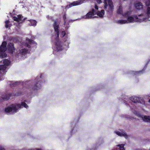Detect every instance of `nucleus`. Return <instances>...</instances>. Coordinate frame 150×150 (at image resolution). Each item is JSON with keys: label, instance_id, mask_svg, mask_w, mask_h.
<instances>
[{"label": "nucleus", "instance_id": "obj_19", "mask_svg": "<svg viewBox=\"0 0 150 150\" xmlns=\"http://www.w3.org/2000/svg\"><path fill=\"white\" fill-rule=\"evenodd\" d=\"M6 66H0V73L4 74L6 71Z\"/></svg>", "mask_w": 150, "mask_h": 150}, {"label": "nucleus", "instance_id": "obj_31", "mask_svg": "<svg viewBox=\"0 0 150 150\" xmlns=\"http://www.w3.org/2000/svg\"><path fill=\"white\" fill-rule=\"evenodd\" d=\"M13 18L14 21L17 22H19V21L18 19V17H17L16 16H14L13 17Z\"/></svg>", "mask_w": 150, "mask_h": 150}, {"label": "nucleus", "instance_id": "obj_36", "mask_svg": "<svg viewBox=\"0 0 150 150\" xmlns=\"http://www.w3.org/2000/svg\"><path fill=\"white\" fill-rule=\"evenodd\" d=\"M0 150H5V149L2 147L0 146Z\"/></svg>", "mask_w": 150, "mask_h": 150}, {"label": "nucleus", "instance_id": "obj_4", "mask_svg": "<svg viewBox=\"0 0 150 150\" xmlns=\"http://www.w3.org/2000/svg\"><path fill=\"white\" fill-rule=\"evenodd\" d=\"M55 45L57 50L58 51L62 50H63L62 43L59 39L56 40Z\"/></svg>", "mask_w": 150, "mask_h": 150}, {"label": "nucleus", "instance_id": "obj_37", "mask_svg": "<svg viewBox=\"0 0 150 150\" xmlns=\"http://www.w3.org/2000/svg\"><path fill=\"white\" fill-rule=\"evenodd\" d=\"M35 150H41V149H35Z\"/></svg>", "mask_w": 150, "mask_h": 150}, {"label": "nucleus", "instance_id": "obj_38", "mask_svg": "<svg viewBox=\"0 0 150 150\" xmlns=\"http://www.w3.org/2000/svg\"><path fill=\"white\" fill-rule=\"evenodd\" d=\"M148 62H147V64H146V65H145V66H147V65H148Z\"/></svg>", "mask_w": 150, "mask_h": 150}, {"label": "nucleus", "instance_id": "obj_12", "mask_svg": "<svg viewBox=\"0 0 150 150\" xmlns=\"http://www.w3.org/2000/svg\"><path fill=\"white\" fill-rule=\"evenodd\" d=\"M28 50L27 49H23L20 50V54H21L22 56L21 57H23V55H24V57H26L25 55H26L28 53Z\"/></svg>", "mask_w": 150, "mask_h": 150}, {"label": "nucleus", "instance_id": "obj_21", "mask_svg": "<svg viewBox=\"0 0 150 150\" xmlns=\"http://www.w3.org/2000/svg\"><path fill=\"white\" fill-rule=\"evenodd\" d=\"M142 118L144 121L147 122L150 121V116H144Z\"/></svg>", "mask_w": 150, "mask_h": 150}, {"label": "nucleus", "instance_id": "obj_13", "mask_svg": "<svg viewBox=\"0 0 150 150\" xmlns=\"http://www.w3.org/2000/svg\"><path fill=\"white\" fill-rule=\"evenodd\" d=\"M124 145L123 144H121L117 145L114 150H125L124 148Z\"/></svg>", "mask_w": 150, "mask_h": 150}, {"label": "nucleus", "instance_id": "obj_22", "mask_svg": "<svg viewBox=\"0 0 150 150\" xmlns=\"http://www.w3.org/2000/svg\"><path fill=\"white\" fill-rule=\"evenodd\" d=\"M148 3H146V6H148L147 13L148 14L150 15V0H148Z\"/></svg>", "mask_w": 150, "mask_h": 150}, {"label": "nucleus", "instance_id": "obj_25", "mask_svg": "<svg viewBox=\"0 0 150 150\" xmlns=\"http://www.w3.org/2000/svg\"><path fill=\"white\" fill-rule=\"evenodd\" d=\"M31 25L32 26H36L37 25V22L36 21L34 20H31L30 21Z\"/></svg>", "mask_w": 150, "mask_h": 150}, {"label": "nucleus", "instance_id": "obj_18", "mask_svg": "<svg viewBox=\"0 0 150 150\" xmlns=\"http://www.w3.org/2000/svg\"><path fill=\"white\" fill-rule=\"evenodd\" d=\"M132 11H127L124 13L122 14V16L124 17L127 18L129 16V15L131 14Z\"/></svg>", "mask_w": 150, "mask_h": 150}, {"label": "nucleus", "instance_id": "obj_5", "mask_svg": "<svg viewBox=\"0 0 150 150\" xmlns=\"http://www.w3.org/2000/svg\"><path fill=\"white\" fill-rule=\"evenodd\" d=\"M130 100L134 103L140 102L141 103H144V100L141 98L137 97H132L130 98Z\"/></svg>", "mask_w": 150, "mask_h": 150}, {"label": "nucleus", "instance_id": "obj_39", "mask_svg": "<svg viewBox=\"0 0 150 150\" xmlns=\"http://www.w3.org/2000/svg\"><path fill=\"white\" fill-rule=\"evenodd\" d=\"M149 102L150 103V99L149 100Z\"/></svg>", "mask_w": 150, "mask_h": 150}, {"label": "nucleus", "instance_id": "obj_26", "mask_svg": "<svg viewBox=\"0 0 150 150\" xmlns=\"http://www.w3.org/2000/svg\"><path fill=\"white\" fill-rule=\"evenodd\" d=\"M7 56V54L5 52L0 53V57L3 58L6 57Z\"/></svg>", "mask_w": 150, "mask_h": 150}, {"label": "nucleus", "instance_id": "obj_32", "mask_svg": "<svg viewBox=\"0 0 150 150\" xmlns=\"http://www.w3.org/2000/svg\"><path fill=\"white\" fill-rule=\"evenodd\" d=\"M63 19H64V25H65L66 22V15L65 14H64L63 16Z\"/></svg>", "mask_w": 150, "mask_h": 150}, {"label": "nucleus", "instance_id": "obj_16", "mask_svg": "<svg viewBox=\"0 0 150 150\" xmlns=\"http://www.w3.org/2000/svg\"><path fill=\"white\" fill-rule=\"evenodd\" d=\"M117 13L119 14H121L122 16V14H123V11L122 7V6H120L118 8L117 11Z\"/></svg>", "mask_w": 150, "mask_h": 150}, {"label": "nucleus", "instance_id": "obj_27", "mask_svg": "<svg viewBox=\"0 0 150 150\" xmlns=\"http://www.w3.org/2000/svg\"><path fill=\"white\" fill-rule=\"evenodd\" d=\"M17 17L18 18V19L19 22L20 21H22V20L24 21L25 20V19L24 18L23 19V16H22V15H21V14L18 15L17 16Z\"/></svg>", "mask_w": 150, "mask_h": 150}, {"label": "nucleus", "instance_id": "obj_6", "mask_svg": "<svg viewBox=\"0 0 150 150\" xmlns=\"http://www.w3.org/2000/svg\"><path fill=\"white\" fill-rule=\"evenodd\" d=\"M82 3V2L81 1H74L72 3H70L69 4V5L66 6L65 7V9H67L73 6L80 5Z\"/></svg>", "mask_w": 150, "mask_h": 150}, {"label": "nucleus", "instance_id": "obj_40", "mask_svg": "<svg viewBox=\"0 0 150 150\" xmlns=\"http://www.w3.org/2000/svg\"><path fill=\"white\" fill-rule=\"evenodd\" d=\"M149 97H150V95L149 96Z\"/></svg>", "mask_w": 150, "mask_h": 150}, {"label": "nucleus", "instance_id": "obj_33", "mask_svg": "<svg viewBox=\"0 0 150 150\" xmlns=\"http://www.w3.org/2000/svg\"><path fill=\"white\" fill-rule=\"evenodd\" d=\"M66 33L65 31H62L61 33V35L62 36L63 38L65 35H66Z\"/></svg>", "mask_w": 150, "mask_h": 150}, {"label": "nucleus", "instance_id": "obj_14", "mask_svg": "<svg viewBox=\"0 0 150 150\" xmlns=\"http://www.w3.org/2000/svg\"><path fill=\"white\" fill-rule=\"evenodd\" d=\"M105 14V11L104 10H101V11H96V13L98 16L100 17H103Z\"/></svg>", "mask_w": 150, "mask_h": 150}, {"label": "nucleus", "instance_id": "obj_34", "mask_svg": "<svg viewBox=\"0 0 150 150\" xmlns=\"http://www.w3.org/2000/svg\"><path fill=\"white\" fill-rule=\"evenodd\" d=\"M94 8L96 10H98V6L96 4H95Z\"/></svg>", "mask_w": 150, "mask_h": 150}, {"label": "nucleus", "instance_id": "obj_28", "mask_svg": "<svg viewBox=\"0 0 150 150\" xmlns=\"http://www.w3.org/2000/svg\"><path fill=\"white\" fill-rule=\"evenodd\" d=\"M7 42L5 41L3 42L1 44V45L0 46V48L2 47H4L6 48H7L6 45H7Z\"/></svg>", "mask_w": 150, "mask_h": 150}, {"label": "nucleus", "instance_id": "obj_11", "mask_svg": "<svg viewBox=\"0 0 150 150\" xmlns=\"http://www.w3.org/2000/svg\"><path fill=\"white\" fill-rule=\"evenodd\" d=\"M134 6L135 8L138 10H140L143 8L142 4L140 2H136Z\"/></svg>", "mask_w": 150, "mask_h": 150}, {"label": "nucleus", "instance_id": "obj_17", "mask_svg": "<svg viewBox=\"0 0 150 150\" xmlns=\"http://www.w3.org/2000/svg\"><path fill=\"white\" fill-rule=\"evenodd\" d=\"M3 65H0V66H9L11 63L10 60L7 59H5L3 61Z\"/></svg>", "mask_w": 150, "mask_h": 150}, {"label": "nucleus", "instance_id": "obj_35", "mask_svg": "<svg viewBox=\"0 0 150 150\" xmlns=\"http://www.w3.org/2000/svg\"><path fill=\"white\" fill-rule=\"evenodd\" d=\"M97 3L98 4H100L102 3V1L101 0H96Z\"/></svg>", "mask_w": 150, "mask_h": 150}, {"label": "nucleus", "instance_id": "obj_30", "mask_svg": "<svg viewBox=\"0 0 150 150\" xmlns=\"http://www.w3.org/2000/svg\"><path fill=\"white\" fill-rule=\"evenodd\" d=\"M9 20L6 21L5 22V26L6 28H8V23H9Z\"/></svg>", "mask_w": 150, "mask_h": 150}, {"label": "nucleus", "instance_id": "obj_23", "mask_svg": "<svg viewBox=\"0 0 150 150\" xmlns=\"http://www.w3.org/2000/svg\"><path fill=\"white\" fill-rule=\"evenodd\" d=\"M127 20L129 23L133 22L134 21V17L132 16L128 17L127 18Z\"/></svg>", "mask_w": 150, "mask_h": 150}, {"label": "nucleus", "instance_id": "obj_10", "mask_svg": "<svg viewBox=\"0 0 150 150\" xmlns=\"http://www.w3.org/2000/svg\"><path fill=\"white\" fill-rule=\"evenodd\" d=\"M26 41L28 42V44H27L26 47L29 48L31 47L30 44H35V46L37 45V44L35 41L29 38H27L26 39Z\"/></svg>", "mask_w": 150, "mask_h": 150}, {"label": "nucleus", "instance_id": "obj_1", "mask_svg": "<svg viewBox=\"0 0 150 150\" xmlns=\"http://www.w3.org/2000/svg\"><path fill=\"white\" fill-rule=\"evenodd\" d=\"M23 106L26 108H27L28 106L24 102L22 103L21 104H13L9 107L6 108L5 109V112L7 114H13L17 112V110Z\"/></svg>", "mask_w": 150, "mask_h": 150}, {"label": "nucleus", "instance_id": "obj_29", "mask_svg": "<svg viewBox=\"0 0 150 150\" xmlns=\"http://www.w3.org/2000/svg\"><path fill=\"white\" fill-rule=\"evenodd\" d=\"M40 84L38 83H37L36 85L34 86V87L33 88L34 89H37L38 88H39V87L40 86Z\"/></svg>", "mask_w": 150, "mask_h": 150}, {"label": "nucleus", "instance_id": "obj_9", "mask_svg": "<svg viewBox=\"0 0 150 150\" xmlns=\"http://www.w3.org/2000/svg\"><path fill=\"white\" fill-rule=\"evenodd\" d=\"M96 11L94 9H92V11L88 13L85 16L86 18H92L93 16L96 14Z\"/></svg>", "mask_w": 150, "mask_h": 150}, {"label": "nucleus", "instance_id": "obj_7", "mask_svg": "<svg viewBox=\"0 0 150 150\" xmlns=\"http://www.w3.org/2000/svg\"><path fill=\"white\" fill-rule=\"evenodd\" d=\"M7 48L9 53L11 54H12L15 50V48L14 46L13 43L11 42L8 44Z\"/></svg>", "mask_w": 150, "mask_h": 150}, {"label": "nucleus", "instance_id": "obj_15", "mask_svg": "<svg viewBox=\"0 0 150 150\" xmlns=\"http://www.w3.org/2000/svg\"><path fill=\"white\" fill-rule=\"evenodd\" d=\"M116 133L119 136L124 137L126 139L128 137V136L124 132L121 133L119 132H116Z\"/></svg>", "mask_w": 150, "mask_h": 150}, {"label": "nucleus", "instance_id": "obj_3", "mask_svg": "<svg viewBox=\"0 0 150 150\" xmlns=\"http://www.w3.org/2000/svg\"><path fill=\"white\" fill-rule=\"evenodd\" d=\"M53 26L54 28V31L57 34V37L59 38V24L56 21H54L53 24Z\"/></svg>", "mask_w": 150, "mask_h": 150}, {"label": "nucleus", "instance_id": "obj_2", "mask_svg": "<svg viewBox=\"0 0 150 150\" xmlns=\"http://www.w3.org/2000/svg\"><path fill=\"white\" fill-rule=\"evenodd\" d=\"M104 8L109 13H112L114 6L112 0H104Z\"/></svg>", "mask_w": 150, "mask_h": 150}, {"label": "nucleus", "instance_id": "obj_20", "mask_svg": "<svg viewBox=\"0 0 150 150\" xmlns=\"http://www.w3.org/2000/svg\"><path fill=\"white\" fill-rule=\"evenodd\" d=\"M11 96V94H9L7 95H5V96H2V100H8L9 99L10 97Z\"/></svg>", "mask_w": 150, "mask_h": 150}, {"label": "nucleus", "instance_id": "obj_8", "mask_svg": "<svg viewBox=\"0 0 150 150\" xmlns=\"http://www.w3.org/2000/svg\"><path fill=\"white\" fill-rule=\"evenodd\" d=\"M149 14H147V15H146V17H143L144 14L143 13H142L140 15H138V16L139 17L140 16H142V17H141L140 18H139H139L137 16H135V17H134L135 18L137 19H138V21L139 22H142L143 21H145L146 20L147 18L148 19V21H150V19H149L148 18V15Z\"/></svg>", "mask_w": 150, "mask_h": 150}, {"label": "nucleus", "instance_id": "obj_24", "mask_svg": "<svg viewBox=\"0 0 150 150\" xmlns=\"http://www.w3.org/2000/svg\"><path fill=\"white\" fill-rule=\"evenodd\" d=\"M117 23L119 24H124L127 23L128 22L127 20H120L117 21Z\"/></svg>", "mask_w": 150, "mask_h": 150}]
</instances>
